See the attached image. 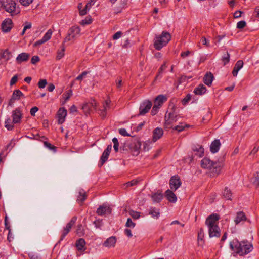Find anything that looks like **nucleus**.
Returning <instances> with one entry per match:
<instances>
[{"instance_id":"1","label":"nucleus","mask_w":259,"mask_h":259,"mask_svg":"<svg viewBox=\"0 0 259 259\" xmlns=\"http://www.w3.org/2000/svg\"><path fill=\"white\" fill-rule=\"evenodd\" d=\"M230 246L232 250L240 256L249 253L253 249L252 245L247 240L238 241L234 239L230 243Z\"/></svg>"},{"instance_id":"2","label":"nucleus","mask_w":259,"mask_h":259,"mask_svg":"<svg viewBox=\"0 0 259 259\" xmlns=\"http://www.w3.org/2000/svg\"><path fill=\"white\" fill-rule=\"evenodd\" d=\"M201 166L210 170L213 175H218L221 169V163L220 162H214L209 158L205 157L201 162Z\"/></svg>"},{"instance_id":"3","label":"nucleus","mask_w":259,"mask_h":259,"mask_svg":"<svg viewBox=\"0 0 259 259\" xmlns=\"http://www.w3.org/2000/svg\"><path fill=\"white\" fill-rule=\"evenodd\" d=\"M171 36L169 33L163 31L161 35L156 36L154 39V47L155 49L160 50L165 46L170 40Z\"/></svg>"},{"instance_id":"4","label":"nucleus","mask_w":259,"mask_h":259,"mask_svg":"<svg viewBox=\"0 0 259 259\" xmlns=\"http://www.w3.org/2000/svg\"><path fill=\"white\" fill-rule=\"evenodd\" d=\"M3 8L12 16H16L20 13V9L16 7V3L14 0H3Z\"/></svg>"},{"instance_id":"5","label":"nucleus","mask_w":259,"mask_h":259,"mask_svg":"<svg viewBox=\"0 0 259 259\" xmlns=\"http://www.w3.org/2000/svg\"><path fill=\"white\" fill-rule=\"evenodd\" d=\"M80 29L77 26H73L70 28L68 31L67 36L64 39L63 43L68 41H74L80 34Z\"/></svg>"},{"instance_id":"6","label":"nucleus","mask_w":259,"mask_h":259,"mask_svg":"<svg viewBox=\"0 0 259 259\" xmlns=\"http://www.w3.org/2000/svg\"><path fill=\"white\" fill-rule=\"evenodd\" d=\"M166 100L167 98L163 95H159L155 98L154 100V105L151 111L152 115H155L157 113L159 109Z\"/></svg>"},{"instance_id":"7","label":"nucleus","mask_w":259,"mask_h":259,"mask_svg":"<svg viewBox=\"0 0 259 259\" xmlns=\"http://www.w3.org/2000/svg\"><path fill=\"white\" fill-rule=\"evenodd\" d=\"M178 119V115L174 112H169L168 115L165 114L164 117L165 122L164 127L165 129L169 130L172 128V125L176 122Z\"/></svg>"},{"instance_id":"8","label":"nucleus","mask_w":259,"mask_h":259,"mask_svg":"<svg viewBox=\"0 0 259 259\" xmlns=\"http://www.w3.org/2000/svg\"><path fill=\"white\" fill-rule=\"evenodd\" d=\"M169 184L170 188V190L176 191L182 184L180 177L178 175L172 176L169 180Z\"/></svg>"},{"instance_id":"9","label":"nucleus","mask_w":259,"mask_h":259,"mask_svg":"<svg viewBox=\"0 0 259 259\" xmlns=\"http://www.w3.org/2000/svg\"><path fill=\"white\" fill-rule=\"evenodd\" d=\"M77 220V217L76 216H74L72 217L71 220L70 221V222L67 224L66 225V227L64 228L62 232V234L61 235L59 242L61 241H62L63 239L65 238V237L67 235V234L69 232L71 227L73 226V225L75 224Z\"/></svg>"},{"instance_id":"10","label":"nucleus","mask_w":259,"mask_h":259,"mask_svg":"<svg viewBox=\"0 0 259 259\" xmlns=\"http://www.w3.org/2000/svg\"><path fill=\"white\" fill-rule=\"evenodd\" d=\"M152 105V102L149 100L143 101L140 106L139 115H143L145 114L150 109Z\"/></svg>"},{"instance_id":"11","label":"nucleus","mask_w":259,"mask_h":259,"mask_svg":"<svg viewBox=\"0 0 259 259\" xmlns=\"http://www.w3.org/2000/svg\"><path fill=\"white\" fill-rule=\"evenodd\" d=\"M219 219V215L217 214H212L206 219L205 224L207 227L218 226V223Z\"/></svg>"},{"instance_id":"12","label":"nucleus","mask_w":259,"mask_h":259,"mask_svg":"<svg viewBox=\"0 0 259 259\" xmlns=\"http://www.w3.org/2000/svg\"><path fill=\"white\" fill-rule=\"evenodd\" d=\"M24 94L19 90H15L14 91L13 94L8 103V105L13 106V104L16 100H18L20 99L21 97H23Z\"/></svg>"},{"instance_id":"13","label":"nucleus","mask_w":259,"mask_h":259,"mask_svg":"<svg viewBox=\"0 0 259 259\" xmlns=\"http://www.w3.org/2000/svg\"><path fill=\"white\" fill-rule=\"evenodd\" d=\"M13 27V21L10 18L5 19L2 24V29L4 32L10 31Z\"/></svg>"},{"instance_id":"14","label":"nucleus","mask_w":259,"mask_h":259,"mask_svg":"<svg viewBox=\"0 0 259 259\" xmlns=\"http://www.w3.org/2000/svg\"><path fill=\"white\" fill-rule=\"evenodd\" d=\"M13 123H20L22 118V113L20 108H16L12 112Z\"/></svg>"},{"instance_id":"15","label":"nucleus","mask_w":259,"mask_h":259,"mask_svg":"<svg viewBox=\"0 0 259 259\" xmlns=\"http://www.w3.org/2000/svg\"><path fill=\"white\" fill-rule=\"evenodd\" d=\"M112 149V145L110 144L108 145L107 148L103 152L100 159V166H102L105 162L108 160L109 154Z\"/></svg>"},{"instance_id":"16","label":"nucleus","mask_w":259,"mask_h":259,"mask_svg":"<svg viewBox=\"0 0 259 259\" xmlns=\"http://www.w3.org/2000/svg\"><path fill=\"white\" fill-rule=\"evenodd\" d=\"M96 212L99 215L101 216L106 214H110L111 213V208L109 206L103 204L99 207Z\"/></svg>"},{"instance_id":"17","label":"nucleus","mask_w":259,"mask_h":259,"mask_svg":"<svg viewBox=\"0 0 259 259\" xmlns=\"http://www.w3.org/2000/svg\"><path fill=\"white\" fill-rule=\"evenodd\" d=\"M209 236L210 238L212 237H219L221 235V230L218 226H214L208 227Z\"/></svg>"},{"instance_id":"18","label":"nucleus","mask_w":259,"mask_h":259,"mask_svg":"<svg viewBox=\"0 0 259 259\" xmlns=\"http://www.w3.org/2000/svg\"><path fill=\"white\" fill-rule=\"evenodd\" d=\"M67 115V110L64 108H60L57 112L58 122L59 124L63 123Z\"/></svg>"},{"instance_id":"19","label":"nucleus","mask_w":259,"mask_h":259,"mask_svg":"<svg viewBox=\"0 0 259 259\" xmlns=\"http://www.w3.org/2000/svg\"><path fill=\"white\" fill-rule=\"evenodd\" d=\"M175 191L168 189L165 192V197L167 200L171 203H175L177 201V197L174 193Z\"/></svg>"},{"instance_id":"20","label":"nucleus","mask_w":259,"mask_h":259,"mask_svg":"<svg viewBox=\"0 0 259 259\" xmlns=\"http://www.w3.org/2000/svg\"><path fill=\"white\" fill-rule=\"evenodd\" d=\"M30 57L29 54L27 53H21L18 55L16 59V62L20 64L23 62H26L28 60Z\"/></svg>"},{"instance_id":"21","label":"nucleus","mask_w":259,"mask_h":259,"mask_svg":"<svg viewBox=\"0 0 259 259\" xmlns=\"http://www.w3.org/2000/svg\"><path fill=\"white\" fill-rule=\"evenodd\" d=\"M163 134V130L161 128L157 127L154 130L153 132V142H156L157 140L160 139Z\"/></svg>"},{"instance_id":"22","label":"nucleus","mask_w":259,"mask_h":259,"mask_svg":"<svg viewBox=\"0 0 259 259\" xmlns=\"http://www.w3.org/2000/svg\"><path fill=\"white\" fill-rule=\"evenodd\" d=\"M214 76L212 73L207 72L203 77V82L208 85L210 86L213 80Z\"/></svg>"},{"instance_id":"23","label":"nucleus","mask_w":259,"mask_h":259,"mask_svg":"<svg viewBox=\"0 0 259 259\" xmlns=\"http://www.w3.org/2000/svg\"><path fill=\"white\" fill-rule=\"evenodd\" d=\"M246 220V217L245 213L243 211H239L237 213L234 222L237 225L241 222L245 221Z\"/></svg>"},{"instance_id":"24","label":"nucleus","mask_w":259,"mask_h":259,"mask_svg":"<svg viewBox=\"0 0 259 259\" xmlns=\"http://www.w3.org/2000/svg\"><path fill=\"white\" fill-rule=\"evenodd\" d=\"M85 240L82 238H80L77 240L75 243V246L77 250L80 252L84 251L85 250Z\"/></svg>"},{"instance_id":"25","label":"nucleus","mask_w":259,"mask_h":259,"mask_svg":"<svg viewBox=\"0 0 259 259\" xmlns=\"http://www.w3.org/2000/svg\"><path fill=\"white\" fill-rule=\"evenodd\" d=\"M243 65V62L242 60H238L235 64L232 71V75L234 76H237L238 71L241 69Z\"/></svg>"},{"instance_id":"26","label":"nucleus","mask_w":259,"mask_h":259,"mask_svg":"<svg viewBox=\"0 0 259 259\" xmlns=\"http://www.w3.org/2000/svg\"><path fill=\"white\" fill-rule=\"evenodd\" d=\"M221 143L219 140H215L213 141L210 145V151L212 153H215L217 152L220 147Z\"/></svg>"},{"instance_id":"27","label":"nucleus","mask_w":259,"mask_h":259,"mask_svg":"<svg viewBox=\"0 0 259 259\" xmlns=\"http://www.w3.org/2000/svg\"><path fill=\"white\" fill-rule=\"evenodd\" d=\"M206 91V87L203 84H200L194 89V93L196 95H202L205 93Z\"/></svg>"},{"instance_id":"28","label":"nucleus","mask_w":259,"mask_h":259,"mask_svg":"<svg viewBox=\"0 0 259 259\" xmlns=\"http://www.w3.org/2000/svg\"><path fill=\"white\" fill-rule=\"evenodd\" d=\"M116 242V237L112 236L108 238L104 243V246L107 247H111L114 246Z\"/></svg>"},{"instance_id":"29","label":"nucleus","mask_w":259,"mask_h":259,"mask_svg":"<svg viewBox=\"0 0 259 259\" xmlns=\"http://www.w3.org/2000/svg\"><path fill=\"white\" fill-rule=\"evenodd\" d=\"M97 0H90L88 3H87L85 8L79 11V13L81 15H84L87 14V10H89L91 7L94 5L95 2Z\"/></svg>"},{"instance_id":"30","label":"nucleus","mask_w":259,"mask_h":259,"mask_svg":"<svg viewBox=\"0 0 259 259\" xmlns=\"http://www.w3.org/2000/svg\"><path fill=\"white\" fill-rule=\"evenodd\" d=\"M111 101L110 100H106L103 105L104 109L101 110L100 116L104 118L106 116V111L110 108V104Z\"/></svg>"},{"instance_id":"31","label":"nucleus","mask_w":259,"mask_h":259,"mask_svg":"<svg viewBox=\"0 0 259 259\" xmlns=\"http://www.w3.org/2000/svg\"><path fill=\"white\" fill-rule=\"evenodd\" d=\"M151 197L154 203H159L162 200L163 195L160 192L154 193L151 195Z\"/></svg>"},{"instance_id":"32","label":"nucleus","mask_w":259,"mask_h":259,"mask_svg":"<svg viewBox=\"0 0 259 259\" xmlns=\"http://www.w3.org/2000/svg\"><path fill=\"white\" fill-rule=\"evenodd\" d=\"M222 196L223 198L227 200H231L232 193L231 190L228 187H225L222 192Z\"/></svg>"},{"instance_id":"33","label":"nucleus","mask_w":259,"mask_h":259,"mask_svg":"<svg viewBox=\"0 0 259 259\" xmlns=\"http://www.w3.org/2000/svg\"><path fill=\"white\" fill-rule=\"evenodd\" d=\"M86 198V193L83 190H81L79 192V195L77 197V201L79 203H82L85 200Z\"/></svg>"},{"instance_id":"34","label":"nucleus","mask_w":259,"mask_h":259,"mask_svg":"<svg viewBox=\"0 0 259 259\" xmlns=\"http://www.w3.org/2000/svg\"><path fill=\"white\" fill-rule=\"evenodd\" d=\"M251 181L255 187L259 186V172H256L254 174Z\"/></svg>"},{"instance_id":"35","label":"nucleus","mask_w":259,"mask_h":259,"mask_svg":"<svg viewBox=\"0 0 259 259\" xmlns=\"http://www.w3.org/2000/svg\"><path fill=\"white\" fill-rule=\"evenodd\" d=\"M64 44V43H62L60 47V49L57 51L56 59L58 60L61 59L64 55L65 47Z\"/></svg>"},{"instance_id":"36","label":"nucleus","mask_w":259,"mask_h":259,"mask_svg":"<svg viewBox=\"0 0 259 259\" xmlns=\"http://www.w3.org/2000/svg\"><path fill=\"white\" fill-rule=\"evenodd\" d=\"M149 214L153 218H158L160 215V212L158 210L155 208L151 207L149 209Z\"/></svg>"},{"instance_id":"37","label":"nucleus","mask_w":259,"mask_h":259,"mask_svg":"<svg viewBox=\"0 0 259 259\" xmlns=\"http://www.w3.org/2000/svg\"><path fill=\"white\" fill-rule=\"evenodd\" d=\"M5 123V126L8 130L11 131L13 130L14 126L12 123H13V122H11V119H10V118H7L6 120Z\"/></svg>"},{"instance_id":"38","label":"nucleus","mask_w":259,"mask_h":259,"mask_svg":"<svg viewBox=\"0 0 259 259\" xmlns=\"http://www.w3.org/2000/svg\"><path fill=\"white\" fill-rule=\"evenodd\" d=\"M11 53L8 49H6L4 51L2 57L5 59L7 61H8L11 59Z\"/></svg>"},{"instance_id":"39","label":"nucleus","mask_w":259,"mask_h":259,"mask_svg":"<svg viewBox=\"0 0 259 259\" xmlns=\"http://www.w3.org/2000/svg\"><path fill=\"white\" fill-rule=\"evenodd\" d=\"M188 125L187 124H184L183 123H180L179 125L175 126L174 130L177 131L179 132H181L184 130L186 127H188Z\"/></svg>"},{"instance_id":"40","label":"nucleus","mask_w":259,"mask_h":259,"mask_svg":"<svg viewBox=\"0 0 259 259\" xmlns=\"http://www.w3.org/2000/svg\"><path fill=\"white\" fill-rule=\"evenodd\" d=\"M52 34V31L51 29H49L47 31V32L45 33V34L44 35V36L42 38L44 39V40L45 42H46L51 38Z\"/></svg>"},{"instance_id":"41","label":"nucleus","mask_w":259,"mask_h":259,"mask_svg":"<svg viewBox=\"0 0 259 259\" xmlns=\"http://www.w3.org/2000/svg\"><path fill=\"white\" fill-rule=\"evenodd\" d=\"M193 150L198 152L197 154L199 157H202L203 155L204 148L201 146H198V148L196 147Z\"/></svg>"},{"instance_id":"42","label":"nucleus","mask_w":259,"mask_h":259,"mask_svg":"<svg viewBox=\"0 0 259 259\" xmlns=\"http://www.w3.org/2000/svg\"><path fill=\"white\" fill-rule=\"evenodd\" d=\"M222 62H223V65H225L227 64L230 60V54L228 53V52H227L226 54H225L222 58Z\"/></svg>"},{"instance_id":"43","label":"nucleus","mask_w":259,"mask_h":259,"mask_svg":"<svg viewBox=\"0 0 259 259\" xmlns=\"http://www.w3.org/2000/svg\"><path fill=\"white\" fill-rule=\"evenodd\" d=\"M130 215L135 219H137L139 218L140 216V213L137 211H134L131 210L129 211Z\"/></svg>"},{"instance_id":"44","label":"nucleus","mask_w":259,"mask_h":259,"mask_svg":"<svg viewBox=\"0 0 259 259\" xmlns=\"http://www.w3.org/2000/svg\"><path fill=\"white\" fill-rule=\"evenodd\" d=\"M82 108L83 110V111L87 113H89L90 112V111L92 110V108L90 107V104H87V103L84 104L82 106Z\"/></svg>"},{"instance_id":"45","label":"nucleus","mask_w":259,"mask_h":259,"mask_svg":"<svg viewBox=\"0 0 259 259\" xmlns=\"http://www.w3.org/2000/svg\"><path fill=\"white\" fill-rule=\"evenodd\" d=\"M72 94L71 90H68L66 93L63 94V96L65 101L68 100Z\"/></svg>"},{"instance_id":"46","label":"nucleus","mask_w":259,"mask_h":259,"mask_svg":"<svg viewBox=\"0 0 259 259\" xmlns=\"http://www.w3.org/2000/svg\"><path fill=\"white\" fill-rule=\"evenodd\" d=\"M125 226L127 227L133 228L135 226V223L132 221L131 219L128 218Z\"/></svg>"},{"instance_id":"47","label":"nucleus","mask_w":259,"mask_h":259,"mask_svg":"<svg viewBox=\"0 0 259 259\" xmlns=\"http://www.w3.org/2000/svg\"><path fill=\"white\" fill-rule=\"evenodd\" d=\"M47 84V82L46 79H40L38 83V85L39 88L42 89L45 87Z\"/></svg>"},{"instance_id":"48","label":"nucleus","mask_w":259,"mask_h":259,"mask_svg":"<svg viewBox=\"0 0 259 259\" xmlns=\"http://www.w3.org/2000/svg\"><path fill=\"white\" fill-rule=\"evenodd\" d=\"M204 236V230L203 228H200L198 234V240H203Z\"/></svg>"},{"instance_id":"49","label":"nucleus","mask_w":259,"mask_h":259,"mask_svg":"<svg viewBox=\"0 0 259 259\" xmlns=\"http://www.w3.org/2000/svg\"><path fill=\"white\" fill-rule=\"evenodd\" d=\"M167 67L166 65V62H164L159 69L158 74L155 77V80H156L158 76L162 72V71Z\"/></svg>"},{"instance_id":"50","label":"nucleus","mask_w":259,"mask_h":259,"mask_svg":"<svg viewBox=\"0 0 259 259\" xmlns=\"http://www.w3.org/2000/svg\"><path fill=\"white\" fill-rule=\"evenodd\" d=\"M7 219H8V217L7 216H6L5 219V225L6 228L9 230L8 236V239H9L10 234H11V230H10V226L9 225Z\"/></svg>"},{"instance_id":"51","label":"nucleus","mask_w":259,"mask_h":259,"mask_svg":"<svg viewBox=\"0 0 259 259\" xmlns=\"http://www.w3.org/2000/svg\"><path fill=\"white\" fill-rule=\"evenodd\" d=\"M246 25L245 21H240L237 24V28L238 29L243 28Z\"/></svg>"},{"instance_id":"52","label":"nucleus","mask_w":259,"mask_h":259,"mask_svg":"<svg viewBox=\"0 0 259 259\" xmlns=\"http://www.w3.org/2000/svg\"><path fill=\"white\" fill-rule=\"evenodd\" d=\"M191 99V95L190 94H188L183 100L182 103L183 105H186L187 104Z\"/></svg>"},{"instance_id":"53","label":"nucleus","mask_w":259,"mask_h":259,"mask_svg":"<svg viewBox=\"0 0 259 259\" xmlns=\"http://www.w3.org/2000/svg\"><path fill=\"white\" fill-rule=\"evenodd\" d=\"M87 104H90V107L92 108H94V109H96V107L97 106V103L95 99H92L91 101Z\"/></svg>"},{"instance_id":"54","label":"nucleus","mask_w":259,"mask_h":259,"mask_svg":"<svg viewBox=\"0 0 259 259\" xmlns=\"http://www.w3.org/2000/svg\"><path fill=\"white\" fill-rule=\"evenodd\" d=\"M76 233L79 236H81L83 234L82 231V227L81 225H78L77 229L76 230Z\"/></svg>"},{"instance_id":"55","label":"nucleus","mask_w":259,"mask_h":259,"mask_svg":"<svg viewBox=\"0 0 259 259\" xmlns=\"http://www.w3.org/2000/svg\"><path fill=\"white\" fill-rule=\"evenodd\" d=\"M33 1V0H20L21 4L24 6L29 5Z\"/></svg>"},{"instance_id":"56","label":"nucleus","mask_w":259,"mask_h":259,"mask_svg":"<svg viewBox=\"0 0 259 259\" xmlns=\"http://www.w3.org/2000/svg\"><path fill=\"white\" fill-rule=\"evenodd\" d=\"M138 181L136 180H133L131 181H130L126 183V186L127 187H129L131 186H135L138 183Z\"/></svg>"},{"instance_id":"57","label":"nucleus","mask_w":259,"mask_h":259,"mask_svg":"<svg viewBox=\"0 0 259 259\" xmlns=\"http://www.w3.org/2000/svg\"><path fill=\"white\" fill-rule=\"evenodd\" d=\"M31 23L30 22H27L26 25L24 27V28L22 32L21 35H23L25 34L26 30L27 29L31 28Z\"/></svg>"},{"instance_id":"58","label":"nucleus","mask_w":259,"mask_h":259,"mask_svg":"<svg viewBox=\"0 0 259 259\" xmlns=\"http://www.w3.org/2000/svg\"><path fill=\"white\" fill-rule=\"evenodd\" d=\"M201 41L202 43V44L207 47L210 46L209 42V41L205 37L203 36L201 38Z\"/></svg>"},{"instance_id":"59","label":"nucleus","mask_w":259,"mask_h":259,"mask_svg":"<svg viewBox=\"0 0 259 259\" xmlns=\"http://www.w3.org/2000/svg\"><path fill=\"white\" fill-rule=\"evenodd\" d=\"M18 81V76L17 75H14L11 79L10 81V85L12 86L15 84Z\"/></svg>"},{"instance_id":"60","label":"nucleus","mask_w":259,"mask_h":259,"mask_svg":"<svg viewBox=\"0 0 259 259\" xmlns=\"http://www.w3.org/2000/svg\"><path fill=\"white\" fill-rule=\"evenodd\" d=\"M40 61L39 57L38 56H34L31 58V63L35 64Z\"/></svg>"},{"instance_id":"61","label":"nucleus","mask_w":259,"mask_h":259,"mask_svg":"<svg viewBox=\"0 0 259 259\" xmlns=\"http://www.w3.org/2000/svg\"><path fill=\"white\" fill-rule=\"evenodd\" d=\"M119 133L120 135L124 136H130V135L127 133L125 128H120L119 130Z\"/></svg>"},{"instance_id":"62","label":"nucleus","mask_w":259,"mask_h":259,"mask_svg":"<svg viewBox=\"0 0 259 259\" xmlns=\"http://www.w3.org/2000/svg\"><path fill=\"white\" fill-rule=\"evenodd\" d=\"M88 74V72L84 71L79 75L76 78V80H81Z\"/></svg>"},{"instance_id":"63","label":"nucleus","mask_w":259,"mask_h":259,"mask_svg":"<svg viewBox=\"0 0 259 259\" xmlns=\"http://www.w3.org/2000/svg\"><path fill=\"white\" fill-rule=\"evenodd\" d=\"M44 144L46 147L48 148L50 150H53L56 148L54 146L52 145L51 144L48 143V142H44Z\"/></svg>"},{"instance_id":"64","label":"nucleus","mask_w":259,"mask_h":259,"mask_svg":"<svg viewBox=\"0 0 259 259\" xmlns=\"http://www.w3.org/2000/svg\"><path fill=\"white\" fill-rule=\"evenodd\" d=\"M122 35V32L121 31H118L115 33L113 36V39L114 40L117 39L119 38Z\"/></svg>"}]
</instances>
